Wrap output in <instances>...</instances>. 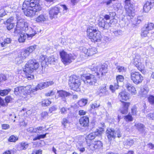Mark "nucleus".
Masks as SVG:
<instances>
[{"label":"nucleus","mask_w":154,"mask_h":154,"mask_svg":"<svg viewBox=\"0 0 154 154\" xmlns=\"http://www.w3.org/2000/svg\"><path fill=\"white\" fill-rule=\"evenodd\" d=\"M154 26V24L151 23H148L145 24L143 27V28L148 30L149 31L152 30Z\"/></svg>","instance_id":"7c9ffc66"},{"label":"nucleus","mask_w":154,"mask_h":154,"mask_svg":"<svg viewBox=\"0 0 154 154\" xmlns=\"http://www.w3.org/2000/svg\"><path fill=\"white\" fill-rule=\"evenodd\" d=\"M82 51L88 56L93 55L96 54L97 52V49L95 47L87 49L84 47L82 48Z\"/></svg>","instance_id":"ddd939ff"},{"label":"nucleus","mask_w":154,"mask_h":154,"mask_svg":"<svg viewBox=\"0 0 154 154\" xmlns=\"http://www.w3.org/2000/svg\"><path fill=\"white\" fill-rule=\"evenodd\" d=\"M113 32L116 36H121L123 34L122 31L120 29L115 30Z\"/></svg>","instance_id":"79ce46f5"},{"label":"nucleus","mask_w":154,"mask_h":154,"mask_svg":"<svg viewBox=\"0 0 154 154\" xmlns=\"http://www.w3.org/2000/svg\"><path fill=\"white\" fill-rule=\"evenodd\" d=\"M100 104L99 103L95 102L92 103L90 105V107L91 110L94 109L95 110V109L100 106Z\"/></svg>","instance_id":"ea45409f"},{"label":"nucleus","mask_w":154,"mask_h":154,"mask_svg":"<svg viewBox=\"0 0 154 154\" xmlns=\"http://www.w3.org/2000/svg\"><path fill=\"white\" fill-rule=\"evenodd\" d=\"M134 126L136 129L140 133H143L145 131V127L144 125L140 123H136Z\"/></svg>","instance_id":"393cba45"},{"label":"nucleus","mask_w":154,"mask_h":154,"mask_svg":"<svg viewBox=\"0 0 154 154\" xmlns=\"http://www.w3.org/2000/svg\"><path fill=\"white\" fill-rule=\"evenodd\" d=\"M87 35L92 42H99L101 39L100 32L94 27L89 26L87 30Z\"/></svg>","instance_id":"f257e3e1"},{"label":"nucleus","mask_w":154,"mask_h":154,"mask_svg":"<svg viewBox=\"0 0 154 154\" xmlns=\"http://www.w3.org/2000/svg\"><path fill=\"white\" fill-rule=\"evenodd\" d=\"M118 85L117 84L116 85V84H115L114 87L112 85H110L109 87L110 89L112 91V92H114L115 89H118Z\"/></svg>","instance_id":"bf43d9fd"},{"label":"nucleus","mask_w":154,"mask_h":154,"mask_svg":"<svg viewBox=\"0 0 154 154\" xmlns=\"http://www.w3.org/2000/svg\"><path fill=\"white\" fill-rule=\"evenodd\" d=\"M149 102L151 104H154V96H150L148 98Z\"/></svg>","instance_id":"6e6d98bb"},{"label":"nucleus","mask_w":154,"mask_h":154,"mask_svg":"<svg viewBox=\"0 0 154 154\" xmlns=\"http://www.w3.org/2000/svg\"><path fill=\"white\" fill-rule=\"evenodd\" d=\"M126 87L127 90L130 92H131L132 95L135 94H136V90L135 88L131 84L129 83H127Z\"/></svg>","instance_id":"cd10ccee"},{"label":"nucleus","mask_w":154,"mask_h":154,"mask_svg":"<svg viewBox=\"0 0 154 154\" xmlns=\"http://www.w3.org/2000/svg\"><path fill=\"white\" fill-rule=\"evenodd\" d=\"M122 107L120 109L121 112L123 114H125L128 113V107L130 106V103L122 102Z\"/></svg>","instance_id":"b1692460"},{"label":"nucleus","mask_w":154,"mask_h":154,"mask_svg":"<svg viewBox=\"0 0 154 154\" xmlns=\"http://www.w3.org/2000/svg\"><path fill=\"white\" fill-rule=\"evenodd\" d=\"M105 88L106 87L103 88V89L102 88H100V92L98 93V94L100 96L102 95L103 94V95L105 94V93H106V89H105Z\"/></svg>","instance_id":"4d7b16f0"},{"label":"nucleus","mask_w":154,"mask_h":154,"mask_svg":"<svg viewBox=\"0 0 154 154\" xmlns=\"http://www.w3.org/2000/svg\"><path fill=\"white\" fill-rule=\"evenodd\" d=\"M24 31L26 32L27 38L28 40H30L36 33V31L34 30L31 27H29V26L24 29Z\"/></svg>","instance_id":"4468645a"},{"label":"nucleus","mask_w":154,"mask_h":154,"mask_svg":"<svg viewBox=\"0 0 154 154\" xmlns=\"http://www.w3.org/2000/svg\"><path fill=\"white\" fill-rule=\"evenodd\" d=\"M124 143L125 145L130 146L133 144L134 141L133 140L128 139L125 141Z\"/></svg>","instance_id":"de8ad7c7"},{"label":"nucleus","mask_w":154,"mask_h":154,"mask_svg":"<svg viewBox=\"0 0 154 154\" xmlns=\"http://www.w3.org/2000/svg\"><path fill=\"white\" fill-rule=\"evenodd\" d=\"M131 113L133 115H136L137 113V108L135 106H133L131 108Z\"/></svg>","instance_id":"69168bd1"},{"label":"nucleus","mask_w":154,"mask_h":154,"mask_svg":"<svg viewBox=\"0 0 154 154\" xmlns=\"http://www.w3.org/2000/svg\"><path fill=\"white\" fill-rule=\"evenodd\" d=\"M18 138L14 135H11L8 139V141L11 142H15L18 140Z\"/></svg>","instance_id":"3c124183"},{"label":"nucleus","mask_w":154,"mask_h":154,"mask_svg":"<svg viewBox=\"0 0 154 154\" xmlns=\"http://www.w3.org/2000/svg\"><path fill=\"white\" fill-rule=\"evenodd\" d=\"M14 26V24L13 23H10L9 25L7 26V29L10 30L12 29L13 28Z\"/></svg>","instance_id":"774afa93"},{"label":"nucleus","mask_w":154,"mask_h":154,"mask_svg":"<svg viewBox=\"0 0 154 154\" xmlns=\"http://www.w3.org/2000/svg\"><path fill=\"white\" fill-rule=\"evenodd\" d=\"M119 97L121 100H127L129 98V94L126 91L121 92L119 94Z\"/></svg>","instance_id":"bb28decb"},{"label":"nucleus","mask_w":154,"mask_h":154,"mask_svg":"<svg viewBox=\"0 0 154 154\" xmlns=\"http://www.w3.org/2000/svg\"><path fill=\"white\" fill-rule=\"evenodd\" d=\"M28 26V24L23 19H19L17 21L16 28L14 30V33L15 34H20L24 29Z\"/></svg>","instance_id":"423d86ee"},{"label":"nucleus","mask_w":154,"mask_h":154,"mask_svg":"<svg viewBox=\"0 0 154 154\" xmlns=\"http://www.w3.org/2000/svg\"><path fill=\"white\" fill-rule=\"evenodd\" d=\"M136 67L137 68V69L141 72H142L144 68V65L141 62H140V64L139 63L138 65Z\"/></svg>","instance_id":"603ef678"},{"label":"nucleus","mask_w":154,"mask_h":154,"mask_svg":"<svg viewBox=\"0 0 154 154\" xmlns=\"http://www.w3.org/2000/svg\"><path fill=\"white\" fill-rule=\"evenodd\" d=\"M20 34V37L18 39L19 41L20 42H23L27 38V35L26 34L22 33V32Z\"/></svg>","instance_id":"473e14b6"},{"label":"nucleus","mask_w":154,"mask_h":154,"mask_svg":"<svg viewBox=\"0 0 154 154\" xmlns=\"http://www.w3.org/2000/svg\"><path fill=\"white\" fill-rule=\"evenodd\" d=\"M143 20L142 17L139 16L137 18L134 19V22L135 24H138L140 23L142 20Z\"/></svg>","instance_id":"49530a36"},{"label":"nucleus","mask_w":154,"mask_h":154,"mask_svg":"<svg viewBox=\"0 0 154 154\" xmlns=\"http://www.w3.org/2000/svg\"><path fill=\"white\" fill-rule=\"evenodd\" d=\"M99 134L100 133L98 131L93 132L88 134L86 137V138L90 140H92L94 139L96 136H98Z\"/></svg>","instance_id":"c756f323"},{"label":"nucleus","mask_w":154,"mask_h":154,"mask_svg":"<svg viewBox=\"0 0 154 154\" xmlns=\"http://www.w3.org/2000/svg\"><path fill=\"white\" fill-rule=\"evenodd\" d=\"M33 8L34 10L35 9L39 11L41 10L39 1L38 0H25L23 4V8Z\"/></svg>","instance_id":"20e7f679"},{"label":"nucleus","mask_w":154,"mask_h":154,"mask_svg":"<svg viewBox=\"0 0 154 154\" xmlns=\"http://www.w3.org/2000/svg\"><path fill=\"white\" fill-rule=\"evenodd\" d=\"M46 18L43 15H40L36 18L35 21L38 22H42L46 21Z\"/></svg>","instance_id":"2f4dec72"},{"label":"nucleus","mask_w":154,"mask_h":154,"mask_svg":"<svg viewBox=\"0 0 154 154\" xmlns=\"http://www.w3.org/2000/svg\"><path fill=\"white\" fill-rule=\"evenodd\" d=\"M149 33V31L146 29H145L144 28H143L142 30L141 33V36L142 38L146 37L147 36V35Z\"/></svg>","instance_id":"58836bf2"},{"label":"nucleus","mask_w":154,"mask_h":154,"mask_svg":"<svg viewBox=\"0 0 154 154\" xmlns=\"http://www.w3.org/2000/svg\"><path fill=\"white\" fill-rule=\"evenodd\" d=\"M79 122L82 126L85 128L88 127L89 123V118L87 116L81 117L79 120Z\"/></svg>","instance_id":"4be33fe9"},{"label":"nucleus","mask_w":154,"mask_h":154,"mask_svg":"<svg viewBox=\"0 0 154 154\" xmlns=\"http://www.w3.org/2000/svg\"><path fill=\"white\" fill-rule=\"evenodd\" d=\"M88 102V100L86 99H82L78 102V104L81 107L85 106Z\"/></svg>","instance_id":"e433bc0d"},{"label":"nucleus","mask_w":154,"mask_h":154,"mask_svg":"<svg viewBox=\"0 0 154 154\" xmlns=\"http://www.w3.org/2000/svg\"><path fill=\"white\" fill-rule=\"evenodd\" d=\"M25 90H26V92L27 93L26 97L28 99L30 97V94L33 93L37 91L36 87L32 88L30 85L26 86L25 87Z\"/></svg>","instance_id":"5701e85b"},{"label":"nucleus","mask_w":154,"mask_h":154,"mask_svg":"<svg viewBox=\"0 0 154 154\" xmlns=\"http://www.w3.org/2000/svg\"><path fill=\"white\" fill-rule=\"evenodd\" d=\"M42 150L39 149L38 150H34L32 152V154H42Z\"/></svg>","instance_id":"680f3d73"},{"label":"nucleus","mask_w":154,"mask_h":154,"mask_svg":"<svg viewBox=\"0 0 154 154\" xmlns=\"http://www.w3.org/2000/svg\"><path fill=\"white\" fill-rule=\"evenodd\" d=\"M154 3V0H148L144 5L143 10L145 12H149L152 7Z\"/></svg>","instance_id":"6ab92c4d"},{"label":"nucleus","mask_w":154,"mask_h":154,"mask_svg":"<svg viewBox=\"0 0 154 154\" xmlns=\"http://www.w3.org/2000/svg\"><path fill=\"white\" fill-rule=\"evenodd\" d=\"M131 79L136 85L141 83L143 80V77L141 74L139 72L136 71L131 73Z\"/></svg>","instance_id":"0eeeda50"},{"label":"nucleus","mask_w":154,"mask_h":154,"mask_svg":"<svg viewBox=\"0 0 154 154\" xmlns=\"http://www.w3.org/2000/svg\"><path fill=\"white\" fill-rule=\"evenodd\" d=\"M124 80V77L123 76L119 75L116 77V80L118 83L119 82H122Z\"/></svg>","instance_id":"864d4df0"},{"label":"nucleus","mask_w":154,"mask_h":154,"mask_svg":"<svg viewBox=\"0 0 154 154\" xmlns=\"http://www.w3.org/2000/svg\"><path fill=\"white\" fill-rule=\"evenodd\" d=\"M146 117L150 120H154V112L148 113L146 116Z\"/></svg>","instance_id":"5fc2aeb1"},{"label":"nucleus","mask_w":154,"mask_h":154,"mask_svg":"<svg viewBox=\"0 0 154 154\" xmlns=\"http://www.w3.org/2000/svg\"><path fill=\"white\" fill-rule=\"evenodd\" d=\"M37 47V45H33L27 48L26 50L28 52L29 54V55L30 54L32 53L36 49Z\"/></svg>","instance_id":"c9c22d12"},{"label":"nucleus","mask_w":154,"mask_h":154,"mask_svg":"<svg viewBox=\"0 0 154 154\" xmlns=\"http://www.w3.org/2000/svg\"><path fill=\"white\" fill-rule=\"evenodd\" d=\"M80 81L79 77L75 75L71 76L69 81V85L70 88L75 91H78L81 84Z\"/></svg>","instance_id":"7ed1b4c3"},{"label":"nucleus","mask_w":154,"mask_h":154,"mask_svg":"<svg viewBox=\"0 0 154 154\" xmlns=\"http://www.w3.org/2000/svg\"><path fill=\"white\" fill-rule=\"evenodd\" d=\"M48 12L50 19H55L57 17L58 14L60 12V8L57 6L51 8L49 9Z\"/></svg>","instance_id":"f8f14e48"},{"label":"nucleus","mask_w":154,"mask_h":154,"mask_svg":"<svg viewBox=\"0 0 154 154\" xmlns=\"http://www.w3.org/2000/svg\"><path fill=\"white\" fill-rule=\"evenodd\" d=\"M140 58L139 56H136L132 60V63L136 66L138 65V64H140Z\"/></svg>","instance_id":"72a5a7b5"},{"label":"nucleus","mask_w":154,"mask_h":154,"mask_svg":"<svg viewBox=\"0 0 154 154\" xmlns=\"http://www.w3.org/2000/svg\"><path fill=\"white\" fill-rule=\"evenodd\" d=\"M93 142L96 149L100 148L102 146V143L100 141H94Z\"/></svg>","instance_id":"a19ab883"},{"label":"nucleus","mask_w":154,"mask_h":154,"mask_svg":"<svg viewBox=\"0 0 154 154\" xmlns=\"http://www.w3.org/2000/svg\"><path fill=\"white\" fill-rule=\"evenodd\" d=\"M22 9L23 10V11L24 14L29 17H32L34 16L36 14V13L39 11L35 9V10H34L33 8H23V7Z\"/></svg>","instance_id":"2eb2a0df"},{"label":"nucleus","mask_w":154,"mask_h":154,"mask_svg":"<svg viewBox=\"0 0 154 154\" xmlns=\"http://www.w3.org/2000/svg\"><path fill=\"white\" fill-rule=\"evenodd\" d=\"M61 60L65 64H67L72 62V60H75L76 56L71 54H67L64 51H62L60 53Z\"/></svg>","instance_id":"39448f33"},{"label":"nucleus","mask_w":154,"mask_h":154,"mask_svg":"<svg viewBox=\"0 0 154 154\" xmlns=\"http://www.w3.org/2000/svg\"><path fill=\"white\" fill-rule=\"evenodd\" d=\"M43 128L42 127H38L35 128L34 131L35 133L41 134L44 131L42 130Z\"/></svg>","instance_id":"c03bdc74"},{"label":"nucleus","mask_w":154,"mask_h":154,"mask_svg":"<svg viewBox=\"0 0 154 154\" xmlns=\"http://www.w3.org/2000/svg\"><path fill=\"white\" fill-rule=\"evenodd\" d=\"M53 84L54 82L52 81L41 82L38 84L36 86V88L37 91H38L39 89L41 90L48 87L49 86L53 85Z\"/></svg>","instance_id":"412c9836"},{"label":"nucleus","mask_w":154,"mask_h":154,"mask_svg":"<svg viewBox=\"0 0 154 154\" xmlns=\"http://www.w3.org/2000/svg\"><path fill=\"white\" fill-rule=\"evenodd\" d=\"M95 75V73L94 75L89 73L85 75V79L84 81V83L87 85H95L97 81Z\"/></svg>","instance_id":"1a4fd4ad"},{"label":"nucleus","mask_w":154,"mask_h":154,"mask_svg":"<svg viewBox=\"0 0 154 154\" xmlns=\"http://www.w3.org/2000/svg\"><path fill=\"white\" fill-rule=\"evenodd\" d=\"M124 119L126 122H131L133 120V118L131 115L128 114L124 117Z\"/></svg>","instance_id":"a18cd8bd"},{"label":"nucleus","mask_w":154,"mask_h":154,"mask_svg":"<svg viewBox=\"0 0 154 154\" xmlns=\"http://www.w3.org/2000/svg\"><path fill=\"white\" fill-rule=\"evenodd\" d=\"M39 67L38 63L35 59L30 60L25 64L23 71L29 74Z\"/></svg>","instance_id":"f03ea898"},{"label":"nucleus","mask_w":154,"mask_h":154,"mask_svg":"<svg viewBox=\"0 0 154 154\" xmlns=\"http://www.w3.org/2000/svg\"><path fill=\"white\" fill-rule=\"evenodd\" d=\"M29 144L27 142H23L17 146V149L19 151L25 150L27 148Z\"/></svg>","instance_id":"a878e982"},{"label":"nucleus","mask_w":154,"mask_h":154,"mask_svg":"<svg viewBox=\"0 0 154 154\" xmlns=\"http://www.w3.org/2000/svg\"><path fill=\"white\" fill-rule=\"evenodd\" d=\"M130 0H125V6L126 11V13L129 16L134 17L135 15L134 9L132 5L131 4L129 1Z\"/></svg>","instance_id":"9b49d317"},{"label":"nucleus","mask_w":154,"mask_h":154,"mask_svg":"<svg viewBox=\"0 0 154 154\" xmlns=\"http://www.w3.org/2000/svg\"><path fill=\"white\" fill-rule=\"evenodd\" d=\"M11 90L10 89L1 90L0 91V95L2 96L6 95L11 91Z\"/></svg>","instance_id":"37998d69"},{"label":"nucleus","mask_w":154,"mask_h":154,"mask_svg":"<svg viewBox=\"0 0 154 154\" xmlns=\"http://www.w3.org/2000/svg\"><path fill=\"white\" fill-rule=\"evenodd\" d=\"M88 149L94 151L96 149L95 145L93 141H92V143L88 145Z\"/></svg>","instance_id":"13d9d810"},{"label":"nucleus","mask_w":154,"mask_h":154,"mask_svg":"<svg viewBox=\"0 0 154 154\" xmlns=\"http://www.w3.org/2000/svg\"><path fill=\"white\" fill-rule=\"evenodd\" d=\"M148 91L147 90L143 88L141 90V95L143 97H146L147 96Z\"/></svg>","instance_id":"09e8293b"},{"label":"nucleus","mask_w":154,"mask_h":154,"mask_svg":"<svg viewBox=\"0 0 154 154\" xmlns=\"http://www.w3.org/2000/svg\"><path fill=\"white\" fill-rule=\"evenodd\" d=\"M106 132L107 137L109 140H111L112 138H114L116 136L118 137H120L121 136V132L119 130H115L113 128H108Z\"/></svg>","instance_id":"6e6552de"},{"label":"nucleus","mask_w":154,"mask_h":154,"mask_svg":"<svg viewBox=\"0 0 154 154\" xmlns=\"http://www.w3.org/2000/svg\"><path fill=\"white\" fill-rule=\"evenodd\" d=\"M51 103V101L49 100L45 99L42 101V105L43 106H47L49 105Z\"/></svg>","instance_id":"4c0bfd02"},{"label":"nucleus","mask_w":154,"mask_h":154,"mask_svg":"<svg viewBox=\"0 0 154 154\" xmlns=\"http://www.w3.org/2000/svg\"><path fill=\"white\" fill-rule=\"evenodd\" d=\"M35 128L31 127H30L27 129V131L29 133H34L35 132L34 131Z\"/></svg>","instance_id":"338daca9"},{"label":"nucleus","mask_w":154,"mask_h":154,"mask_svg":"<svg viewBox=\"0 0 154 154\" xmlns=\"http://www.w3.org/2000/svg\"><path fill=\"white\" fill-rule=\"evenodd\" d=\"M98 23L99 26L103 29H107L110 27L109 23L106 21L105 19L102 17H100L99 18Z\"/></svg>","instance_id":"dca6fc26"},{"label":"nucleus","mask_w":154,"mask_h":154,"mask_svg":"<svg viewBox=\"0 0 154 154\" xmlns=\"http://www.w3.org/2000/svg\"><path fill=\"white\" fill-rule=\"evenodd\" d=\"M92 71L95 72V74L99 76L100 74L101 75H104L107 72V68L104 65H99L97 66L91 68Z\"/></svg>","instance_id":"9d476101"},{"label":"nucleus","mask_w":154,"mask_h":154,"mask_svg":"<svg viewBox=\"0 0 154 154\" xmlns=\"http://www.w3.org/2000/svg\"><path fill=\"white\" fill-rule=\"evenodd\" d=\"M14 20V17H11L9 18L6 21V23H4L6 24H8L10 23H11V22H12Z\"/></svg>","instance_id":"0e129e2a"},{"label":"nucleus","mask_w":154,"mask_h":154,"mask_svg":"<svg viewBox=\"0 0 154 154\" xmlns=\"http://www.w3.org/2000/svg\"><path fill=\"white\" fill-rule=\"evenodd\" d=\"M25 91V88L23 86H19L14 89V93L16 95H20Z\"/></svg>","instance_id":"c85d7f7f"},{"label":"nucleus","mask_w":154,"mask_h":154,"mask_svg":"<svg viewBox=\"0 0 154 154\" xmlns=\"http://www.w3.org/2000/svg\"><path fill=\"white\" fill-rule=\"evenodd\" d=\"M116 69L120 72H125L126 71V69L123 66H118Z\"/></svg>","instance_id":"8fccbe9b"},{"label":"nucleus","mask_w":154,"mask_h":154,"mask_svg":"<svg viewBox=\"0 0 154 154\" xmlns=\"http://www.w3.org/2000/svg\"><path fill=\"white\" fill-rule=\"evenodd\" d=\"M48 59L46 58L45 56L41 55L39 59V61L42 63V65L46 64Z\"/></svg>","instance_id":"f704fd0d"},{"label":"nucleus","mask_w":154,"mask_h":154,"mask_svg":"<svg viewBox=\"0 0 154 154\" xmlns=\"http://www.w3.org/2000/svg\"><path fill=\"white\" fill-rule=\"evenodd\" d=\"M67 109L64 107H62L60 109V112L62 114H65L66 113Z\"/></svg>","instance_id":"e2e57ef3"},{"label":"nucleus","mask_w":154,"mask_h":154,"mask_svg":"<svg viewBox=\"0 0 154 154\" xmlns=\"http://www.w3.org/2000/svg\"><path fill=\"white\" fill-rule=\"evenodd\" d=\"M11 41V39L7 38L5 39L3 41L0 42V51L4 50L8 47Z\"/></svg>","instance_id":"f3484780"},{"label":"nucleus","mask_w":154,"mask_h":154,"mask_svg":"<svg viewBox=\"0 0 154 154\" xmlns=\"http://www.w3.org/2000/svg\"><path fill=\"white\" fill-rule=\"evenodd\" d=\"M29 56V54L27 51L26 50L22 51L19 53L18 55V57L17 58V60H20L19 63L22 62L23 60L25 59L27 57Z\"/></svg>","instance_id":"a211bd4d"},{"label":"nucleus","mask_w":154,"mask_h":154,"mask_svg":"<svg viewBox=\"0 0 154 154\" xmlns=\"http://www.w3.org/2000/svg\"><path fill=\"white\" fill-rule=\"evenodd\" d=\"M7 77L6 76L3 74H1L0 75V82L5 81L7 80Z\"/></svg>","instance_id":"052dcab7"},{"label":"nucleus","mask_w":154,"mask_h":154,"mask_svg":"<svg viewBox=\"0 0 154 154\" xmlns=\"http://www.w3.org/2000/svg\"><path fill=\"white\" fill-rule=\"evenodd\" d=\"M57 93L59 97L61 98V99L64 101H66V98L72 95V94L63 90L58 91Z\"/></svg>","instance_id":"aec40b11"}]
</instances>
